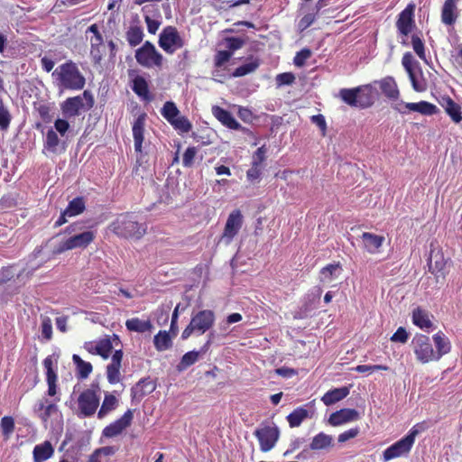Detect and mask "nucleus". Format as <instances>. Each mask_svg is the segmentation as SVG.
I'll list each match as a JSON object with an SVG mask.
<instances>
[{
    "instance_id": "nucleus-6",
    "label": "nucleus",
    "mask_w": 462,
    "mask_h": 462,
    "mask_svg": "<svg viewBox=\"0 0 462 462\" xmlns=\"http://www.w3.org/2000/svg\"><path fill=\"white\" fill-rule=\"evenodd\" d=\"M94 104L93 95L90 91L85 90L81 95L68 97L61 103L60 109L64 118L70 119L88 111Z\"/></svg>"
},
{
    "instance_id": "nucleus-8",
    "label": "nucleus",
    "mask_w": 462,
    "mask_h": 462,
    "mask_svg": "<svg viewBox=\"0 0 462 462\" xmlns=\"http://www.w3.org/2000/svg\"><path fill=\"white\" fill-rule=\"evenodd\" d=\"M427 265L429 272L434 275L437 282L445 281L448 273V259L445 258L443 250L437 242H431L430 245Z\"/></svg>"
},
{
    "instance_id": "nucleus-60",
    "label": "nucleus",
    "mask_w": 462,
    "mask_h": 462,
    "mask_svg": "<svg viewBox=\"0 0 462 462\" xmlns=\"http://www.w3.org/2000/svg\"><path fill=\"white\" fill-rule=\"evenodd\" d=\"M41 331L44 339L51 340L52 338V324L50 318L46 317L42 319Z\"/></svg>"
},
{
    "instance_id": "nucleus-56",
    "label": "nucleus",
    "mask_w": 462,
    "mask_h": 462,
    "mask_svg": "<svg viewBox=\"0 0 462 462\" xmlns=\"http://www.w3.org/2000/svg\"><path fill=\"white\" fill-rule=\"evenodd\" d=\"M354 371L357 373H366V372H374V371H388L389 367L384 365H358L356 367L353 368Z\"/></svg>"
},
{
    "instance_id": "nucleus-3",
    "label": "nucleus",
    "mask_w": 462,
    "mask_h": 462,
    "mask_svg": "<svg viewBox=\"0 0 462 462\" xmlns=\"http://www.w3.org/2000/svg\"><path fill=\"white\" fill-rule=\"evenodd\" d=\"M52 77L58 81L60 88L69 90H81L86 85V79L78 65L68 60L55 69Z\"/></svg>"
},
{
    "instance_id": "nucleus-11",
    "label": "nucleus",
    "mask_w": 462,
    "mask_h": 462,
    "mask_svg": "<svg viewBox=\"0 0 462 462\" xmlns=\"http://www.w3.org/2000/svg\"><path fill=\"white\" fill-rule=\"evenodd\" d=\"M134 57L139 65L147 69L152 67L162 68L163 63V56L149 41H146L140 48L135 51Z\"/></svg>"
},
{
    "instance_id": "nucleus-4",
    "label": "nucleus",
    "mask_w": 462,
    "mask_h": 462,
    "mask_svg": "<svg viewBox=\"0 0 462 462\" xmlns=\"http://www.w3.org/2000/svg\"><path fill=\"white\" fill-rule=\"evenodd\" d=\"M338 96L345 104L352 107L365 109L371 107L374 103V90L370 84L353 88H341Z\"/></svg>"
},
{
    "instance_id": "nucleus-31",
    "label": "nucleus",
    "mask_w": 462,
    "mask_h": 462,
    "mask_svg": "<svg viewBox=\"0 0 462 462\" xmlns=\"http://www.w3.org/2000/svg\"><path fill=\"white\" fill-rule=\"evenodd\" d=\"M118 399L110 393H106L104 396L103 402L97 411V418L102 420L106 417L110 412L118 407Z\"/></svg>"
},
{
    "instance_id": "nucleus-48",
    "label": "nucleus",
    "mask_w": 462,
    "mask_h": 462,
    "mask_svg": "<svg viewBox=\"0 0 462 462\" xmlns=\"http://www.w3.org/2000/svg\"><path fill=\"white\" fill-rule=\"evenodd\" d=\"M59 143L60 139L57 133L53 129H49L43 143L44 149L51 152H56Z\"/></svg>"
},
{
    "instance_id": "nucleus-25",
    "label": "nucleus",
    "mask_w": 462,
    "mask_h": 462,
    "mask_svg": "<svg viewBox=\"0 0 462 462\" xmlns=\"http://www.w3.org/2000/svg\"><path fill=\"white\" fill-rule=\"evenodd\" d=\"M457 1L446 0L441 10V22L446 25H453L459 14Z\"/></svg>"
},
{
    "instance_id": "nucleus-58",
    "label": "nucleus",
    "mask_w": 462,
    "mask_h": 462,
    "mask_svg": "<svg viewBox=\"0 0 462 462\" xmlns=\"http://www.w3.org/2000/svg\"><path fill=\"white\" fill-rule=\"evenodd\" d=\"M311 56L310 49L304 48L298 51L293 59V63L297 67H302L306 60Z\"/></svg>"
},
{
    "instance_id": "nucleus-14",
    "label": "nucleus",
    "mask_w": 462,
    "mask_h": 462,
    "mask_svg": "<svg viewBox=\"0 0 462 462\" xmlns=\"http://www.w3.org/2000/svg\"><path fill=\"white\" fill-rule=\"evenodd\" d=\"M414 354L422 364L437 360L435 351L429 337L416 335L412 340Z\"/></svg>"
},
{
    "instance_id": "nucleus-30",
    "label": "nucleus",
    "mask_w": 462,
    "mask_h": 462,
    "mask_svg": "<svg viewBox=\"0 0 462 462\" xmlns=\"http://www.w3.org/2000/svg\"><path fill=\"white\" fill-rule=\"evenodd\" d=\"M54 454V448L51 443L48 440L34 447L32 455L34 462H44Z\"/></svg>"
},
{
    "instance_id": "nucleus-20",
    "label": "nucleus",
    "mask_w": 462,
    "mask_h": 462,
    "mask_svg": "<svg viewBox=\"0 0 462 462\" xmlns=\"http://www.w3.org/2000/svg\"><path fill=\"white\" fill-rule=\"evenodd\" d=\"M405 109L399 107L398 106L393 108L401 114H405L408 111L417 112L423 116H433L438 113V107L428 101H420L418 103H405L401 104Z\"/></svg>"
},
{
    "instance_id": "nucleus-41",
    "label": "nucleus",
    "mask_w": 462,
    "mask_h": 462,
    "mask_svg": "<svg viewBox=\"0 0 462 462\" xmlns=\"http://www.w3.org/2000/svg\"><path fill=\"white\" fill-rule=\"evenodd\" d=\"M144 34L143 28L138 25H131L125 32V38L129 45L135 47L143 40Z\"/></svg>"
},
{
    "instance_id": "nucleus-37",
    "label": "nucleus",
    "mask_w": 462,
    "mask_h": 462,
    "mask_svg": "<svg viewBox=\"0 0 462 462\" xmlns=\"http://www.w3.org/2000/svg\"><path fill=\"white\" fill-rule=\"evenodd\" d=\"M72 361L76 365L77 377L79 379H86L92 373V365L89 362L84 361L79 356L73 355Z\"/></svg>"
},
{
    "instance_id": "nucleus-10",
    "label": "nucleus",
    "mask_w": 462,
    "mask_h": 462,
    "mask_svg": "<svg viewBox=\"0 0 462 462\" xmlns=\"http://www.w3.org/2000/svg\"><path fill=\"white\" fill-rule=\"evenodd\" d=\"M263 452L273 449L280 438V430L274 422L263 421L254 432Z\"/></svg>"
},
{
    "instance_id": "nucleus-61",
    "label": "nucleus",
    "mask_w": 462,
    "mask_h": 462,
    "mask_svg": "<svg viewBox=\"0 0 462 462\" xmlns=\"http://www.w3.org/2000/svg\"><path fill=\"white\" fill-rule=\"evenodd\" d=\"M11 122V116L7 109L5 108L2 99L0 98V127L3 130L8 128Z\"/></svg>"
},
{
    "instance_id": "nucleus-36",
    "label": "nucleus",
    "mask_w": 462,
    "mask_h": 462,
    "mask_svg": "<svg viewBox=\"0 0 462 462\" xmlns=\"http://www.w3.org/2000/svg\"><path fill=\"white\" fill-rule=\"evenodd\" d=\"M125 327L129 331L144 333L151 331L153 328L152 322L147 320H142L138 318H132L125 321Z\"/></svg>"
},
{
    "instance_id": "nucleus-52",
    "label": "nucleus",
    "mask_w": 462,
    "mask_h": 462,
    "mask_svg": "<svg viewBox=\"0 0 462 462\" xmlns=\"http://www.w3.org/2000/svg\"><path fill=\"white\" fill-rule=\"evenodd\" d=\"M0 427L5 439H8L14 430V420L11 416H5L1 419Z\"/></svg>"
},
{
    "instance_id": "nucleus-57",
    "label": "nucleus",
    "mask_w": 462,
    "mask_h": 462,
    "mask_svg": "<svg viewBox=\"0 0 462 462\" xmlns=\"http://www.w3.org/2000/svg\"><path fill=\"white\" fill-rule=\"evenodd\" d=\"M36 111L43 123L49 124L52 121L50 106L42 104L36 108Z\"/></svg>"
},
{
    "instance_id": "nucleus-49",
    "label": "nucleus",
    "mask_w": 462,
    "mask_h": 462,
    "mask_svg": "<svg viewBox=\"0 0 462 462\" xmlns=\"http://www.w3.org/2000/svg\"><path fill=\"white\" fill-rule=\"evenodd\" d=\"M175 130L185 134L189 133L192 129V124L184 116L180 115L170 124Z\"/></svg>"
},
{
    "instance_id": "nucleus-18",
    "label": "nucleus",
    "mask_w": 462,
    "mask_h": 462,
    "mask_svg": "<svg viewBox=\"0 0 462 462\" xmlns=\"http://www.w3.org/2000/svg\"><path fill=\"white\" fill-rule=\"evenodd\" d=\"M414 11L415 5L411 3L398 15L396 27L399 32L404 36H407L414 27Z\"/></svg>"
},
{
    "instance_id": "nucleus-2",
    "label": "nucleus",
    "mask_w": 462,
    "mask_h": 462,
    "mask_svg": "<svg viewBox=\"0 0 462 462\" xmlns=\"http://www.w3.org/2000/svg\"><path fill=\"white\" fill-rule=\"evenodd\" d=\"M109 229L118 237L141 239L146 234L147 225L139 223L133 213L126 212L119 215L109 225Z\"/></svg>"
},
{
    "instance_id": "nucleus-15",
    "label": "nucleus",
    "mask_w": 462,
    "mask_h": 462,
    "mask_svg": "<svg viewBox=\"0 0 462 462\" xmlns=\"http://www.w3.org/2000/svg\"><path fill=\"white\" fill-rule=\"evenodd\" d=\"M134 419L133 410H127L119 419L116 420L102 430V436L107 439L115 438L131 426Z\"/></svg>"
},
{
    "instance_id": "nucleus-64",
    "label": "nucleus",
    "mask_w": 462,
    "mask_h": 462,
    "mask_svg": "<svg viewBox=\"0 0 462 462\" xmlns=\"http://www.w3.org/2000/svg\"><path fill=\"white\" fill-rule=\"evenodd\" d=\"M408 338H409V335H408L406 329L402 327H400L391 337V341L400 342V343L404 344L407 342Z\"/></svg>"
},
{
    "instance_id": "nucleus-43",
    "label": "nucleus",
    "mask_w": 462,
    "mask_h": 462,
    "mask_svg": "<svg viewBox=\"0 0 462 462\" xmlns=\"http://www.w3.org/2000/svg\"><path fill=\"white\" fill-rule=\"evenodd\" d=\"M260 66L258 59L251 58V61L237 67L231 74L234 78H240L255 71Z\"/></svg>"
},
{
    "instance_id": "nucleus-19",
    "label": "nucleus",
    "mask_w": 462,
    "mask_h": 462,
    "mask_svg": "<svg viewBox=\"0 0 462 462\" xmlns=\"http://www.w3.org/2000/svg\"><path fill=\"white\" fill-rule=\"evenodd\" d=\"M54 363H57V358H54V356H48L42 362L46 370L47 394L51 397H54L58 393V374L54 369Z\"/></svg>"
},
{
    "instance_id": "nucleus-53",
    "label": "nucleus",
    "mask_w": 462,
    "mask_h": 462,
    "mask_svg": "<svg viewBox=\"0 0 462 462\" xmlns=\"http://www.w3.org/2000/svg\"><path fill=\"white\" fill-rule=\"evenodd\" d=\"M224 42L227 48L226 51H230L232 55L234 51L241 49L245 43V40L238 37H226Z\"/></svg>"
},
{
    "instance_id": "nucleus-32",
    "label": "nucleus",
    "mask_w": 462,
    "mask_h": 462,
    "mask_svg": "<svg viewBox=\"0 0 462 462\" xmlns=\"http://www.w3.org/2000/svg\"><path fill=\"white\" fill-rule=\"evenodd\" d=\"M349 394V389L346 386L340 388H334L328 391L321 398L323 403L327 406L332 405Z\"/></svg>"
},
{
    "instance_id": "nucleus-26",
    "label": "nucleus",
    "mask_w": 462,
    "mask_h": 462,
    "mask_svg": "<svg viewBox=\"0 0 462 462\" xmlns=\"http://www.w3.org/2000/svg\"><path fill=\"white\" fill-rule=\"evenodd\" d=\"M412 322L415 326L425 331H430L433 328V323L429 311L420 307H417L412 310Z\"/></svg>"
},
{
    "instance_id": "nucleus-63",
    "label": "nucleus",
    "mask_w": 462,
    "mask_h": 462,
    "mask_svg": "<svg viewBox=\"0 0 462 462\" xmlns=\"http://www.w3.org/2000/svg\"><path fill=\"white\" fill-rule=\"evenodd\" d=\"M310 121L320 129L322 136L327 134V123L323 115L319 114L312 116Z\"/></svg>"
},
{
    "instance_id": "nucleus-62",
    "label": "nucleus",
    "mask_w": 462,
    "mask_h": 462,
    "mask_svg": "<svg viewBox=\"0 0 462 462\" xmlns=\"http://www.w3.org/2000/svg\"><path fill=\"white\" fill-rule=\"evenodd\" d=\"M295 80V76L291 72H283L276 76V82L279 86L291 85Z\"/></svg>"
},
{
    "instance_id": "nucleus-51",
    "label": "nucleus",
    "mask_w": 462,
    "mask_h": 462,
    "mask_svg": "<svg viewBox=\"0 0 462 462\" xmlns=\"http://www.w3.org/2000/svg\"><path fill=\"white\" fill-rule=\"evenodd\" d=\"M319 14V13H317V10H313V12L304 14L298 23L300 31L303 32L311 26L317 20Z\"/></svg>"
},
{
    "instance_id": "nucleus-28",
    "label": "nucleus",
    "mask_w": 462,
    "mask_h": 462,
    "mask_svg": "<svg viewBox=\"0 0 462 462\" xmlns=\"http://www.w3.org/2000/svg\"><path fill=\"white\" fill-rule=\"evenodd\" d=\"M379 87L382 93L391 100H397L400 97V91L395 79L391 77H385L379 82Z\"/></svg>"
},
{
    "instance_id": "nucleus-24",
    "label": "nucleus",
    "mask_w": 462,
    "mask_h": 462,
    "mask_svg": "<svg viewBox=\"0 0 462 462\" xmlns=\"http://www.w3.org/2000/svg\"><path fill=\"white\" fill-rule=\"evenodd\" d=\"M214 116L225 126L232 130H240L241 125L235 119L233 115L226 109L215 106L212 108Z\"/></svg>"
},
{
    "instance_id": "nucleus-21",
    "label": "nucleus",
    "mask_w": 462,
    "mask_h": 462,
    "mask_svg": "<svg viewBox=\"0 0 462 462\" xmlns=\"http://www.w3.org/2000/svg\"><path fill=\"white\" fill-rule=\"evenodd\" d=\"M146 118L147 115L144 112L141 113L136 117L132 126L134 151L138 153L143 152Z\"/></svg>"
},
{
    "instance_id": "nucleus-22",
    "label": "nucleus",
    "mask_w": 462,
    "mask_h": 462,
    "mask_svg": "<svg viewBox=\"0 0 462 462\" xmlns=\"http://www.w3.org/2000/svg\"><path fill=\"white\" fill-rule=\"evenodd\" d=\"M359 412L355 409L344 408L332 412L328 418V422L332 426H339L344 423L359 420Z\"/></svg>"
},
{
    "instance_id": "nucleus-54",
    "label": "nucleus",
    "mask_w": 462,
    "mask_h": 462,
    "mask_svg": "<svg viewBox=\"0 0 462 462\" xmlns=\"http://www.w3.org/2000/svg\"><path fill=\"white\" fill-rule=\"evenodd\" d=\"M197 152L198 150L194 146H190L186 149L182 157V164L184 167L190 168L193 166Z\"/></svg>"
},
{
    "instance_id": "nucleus-50",
    "label": "nucleus",
    "mask_w": 462,
    "mask_h": 462,
    "mask_svg": "<svg viewBox=\"0 0 462 462\" xmlns=\"http://www.w3.org/2000/svg\"><path fill=\"white\" fill-rule=\"evenodd\" d=\"M121 365H116L110 363L106 366V378L110 384H116L120 382L121 374H120Z\"/></svg>"
},
{
    "instance_id": "nucleus-5",
    "label": "nucleus",
    "mask_w": 462,
    "mask_h": 462,
    "mask_svg": "<svg viewBox=\"0 0 462 462\" xmlns=\"http://www.w3.org/2000/svg\"><path fill=\"white\" fill-rule=\"evenodd\" d=\"M100 386L98 382H92L89 388L80 393L78 397V416L89 418L93 416L100 402Z\"/></svg>"
},
{
    "instance_id": "nucleus-40",
    "label": "nucleus",
    "mask_w": 462,
    "mask_h": 462,
    "mask_svg": "<svg viewBox=\"0 0 462 462\" xmlns=\"http://www.w3.org/2000/svg\"><path fill=\"white\" fill-rule=\"evenodd\" d=\"M309 417V411L303 406L293 410L287 417V421L291 428L299 427L305 419Z\"/></svg>"
},
{
    "instance_id": "nucleus-23",
    "label": "nucleus",
    "mask_w": 462,
    "mask_h": 462,
    "mask_svg": "<svg viewBox=\"0 0 462 462\" xmlns=\"http://www.w3.org/2000/svg\"><path fill=\"white\" fill-rule=\"evenodd\" d=\"M156 389V383L150 378L141 379L131 390L133 400L141 401Z\"/></svg>"
},
{
    "instance_id": "nucleus-35",
    "label": "nucleus",
    "mask_w": 462,
    "mask_h": 462,
    "mask_svg": "<svg viewBox=\"0 0 462 462\" xmlns=\"http://www.w3.org/2000/svg\"><path fill=\"white\" fill-rule=\"evenodd\" d=\"M132 82V89L138 97L144 100H151L149 86L143 77L137 75L134 78Z\"/></svg>"
},
{
    "instance_id": "nucleus-9",
    "label": "nucleus",
    "mask_w": 462,
    "mask_h": 462,
    "mask_svg": "<svg viewBox=\"0 0 462 462\" xmlns=\"http://www.w3.org/2000/svg\"><path fill=\"white\" fill-rule=\"evenodd\" d=\"M419 433L420 430L417 429V425L413 426L407 435L389 446L383 452V461H389L396 457L407 456L411 452L414 445L415 439Z\"/></svg>"
},
{
    "instance_id": "nucleus-42",
    "label": "nucleus",
    "mask_w": 462,
    "mask_h": 462,
    "mask_svg": "<svg viewBox=\"0 0 462 462\" xmlns=\"http://www.w3.org/2000/svg\"><path fill=\"white\" fill-rule=\"evenodd\" d=\"M232 54L230 51H217L214 55L213 62L215 69L212 72L213 77H218L219 69H221L225 64H226L232 58Z\"/></svg>"
},
{
    "instance_id": "nucleus-7",
    "label": "nucleus",
    "mask_w": 462,
    "mask_h": 462,
    "mask_svg": "<svg viewBox=\"0 0 462 462\" xmlns=\"http://www.w3.org/2000/svg\"><path fill=\"white\" fill-rule=\"evenodd\" d=\"M216 320L213 310H203L198 311L191 317L189 324L184 328L181 334L183 340L188 339L193 333L202 335L210 329Z\"/></svg>"
},
{
    "instance_id": "nucleus-38",
    "label": "nucleus",
    "mask_w": 462,
    "mask_h": 462,
    "mask_svg": "<svg viewBox=\"0 0 462 462\" xmlns=\"http://www.w3.org/2000/svg\"><path fill=\"white\" fill-rule=\"evenodd\" d=\"M437 350L435 351L436 358L439 360L442 356L448 353L450 350V344L445 335L439 331L433 336Z\"/></svg>"
},
{
    "instance_id": "nucleus-45",
    "label": "nucleus",
    "mask_w": 462,
    "mask_h": 462,
    "mask_svg": "<svg viewBox=\"0 0 462 462\" xmlns=\"http://www.w3.org/2000/svg\"><path fill=\"white\" fill-rule=\"evenodd\" d=\"M112 349L113 344L108 337L102 338L95 344V351L97 355L100 356L104 359H107L109 357Z\"/></svg>"
},
{
    "instance_id": "nucleus-34",
    "label": "nucleus",
    "mask_w": 462,
    "mask_h": 462,
    "mask_svg": "<svg viewBox=\"0 0 462 462\" xmlns=\"http://www.w3.org/2000/svg\"><path fill=\"white\" fill-rule=\"evenodd\" d=\"M172 337L166 330H160L153 337L154 347L157 351L162 352L172 346Z\"/></svg>"
},
{
    "instance_id": "nucleus-27",
    "label": "nucleus",
    "mask_w": 462,
    "mask_h": 462,
    "mask_svg": "<svg viewBox=\"0 0 462 462\" xmlns=\"http://www.w3.org/2000/svg\"><path fill=\"white\" fill-rule=\"evenodd\" d=\"M361 238L364 243V248L370 254L378 253L385 240L384 236L369 232H364Z\"/></svg>"
},
{
    "instance_id": "nucleus-39",
    "label": "nucleus",
    "mask_w": 462,
    "mask_h": 462,
    "mask_svg": "<svg viewBox=\"0 0 462 462\" xmlns=\"http://www.w3.org/2000/svg\"><path fill=\"white\" fill-rule=\"evenodd\" d=\"M333 445V438L324 432H319L313 437L312 441L310 444V448L312 450H320L330 448Z\"/></svg>"
},
{
    "instance_id": "nucleus-47",
    "label": "nucleus",
    "mask_w": 462,
    "mask_h": 462,
    "mask_svg": "<svg viewBox=\"0 0 462 462\" xmlns=\"http://www.w3.org/2000/svg\"><path fill=\"white\" fill-rule=\"evenodd\" d=\"M161 114L171 124L180 115V112L174 102L166 101L161 110Z\"/></svg>"
},
{
    "instance_id": "nucleus-13",
    "label": "nucleus",
    "mask_w": 462,
    "mask_h": 462,
    "mask_svg": "<svg viewBox=\"0 0 462 462\" xmlns=\"http://www.w3.org/2000/svg\"><path fill=\"white\" fill-rule=\"evenodd\" d=\"M95 237L96 234L91 230L74 235L62 241L56 249V253L60 254L76 248H87L95 240Z\"/></svg>"
},
{
    "instance_id": "nucleus-29",
    "label": "nucleus",
    "mask_w": 462,
    "mask_h": 462,
    "mask_svg": "<svg viewBox=\"0 0 462 462\" xmlns=\"http://www.w3.org/2000/svg\"><path fill=\"white\" fill-rule=\"evenodd\" d=\"M441 106L444 108L445 112L450 116L454 123L457 124L462 121L461 106L451 97H443Z\"/></svg>"
},
{
    "instance_id": "nucleus-44",
    "label": "nucleus",
    "mask_w": 462,
    "mask_h": 462,
    "mask_svg": "<svg viewBox=\"0 0 462 462\" xmlns=\"http://www.w3.org/2000/svg\"><path fill=\"white\" fill-rule=\"evenodd\" d=\"M85 208L84 199L82 197H77L69 202L65 208V214H68V217H75L81 214Z\"/></svg>"
},
{
    "instance_id": "nucleus-17",
    "label": "nucleus",
    "mask_w": 462,
    "mask_h": 462,
    "mask_svg": "<svg viewBox=\"0 0 462 462\" xmlns=\"http://www.w3.org/2000/svg\"><path fill=\"white\" fill-rule=\"evenodd\" d=\"M266 149L264 146L259 147L253 154L251 168L246 171V178L250 182H255L260 180L263 162L266 159Z\"/></svg>"
},
{
    "instance_id": "nucleus-1",
    "label": "nucleus",
    "mask_w": 462,
    "mask_h": 462,
    "mask_svg": "<svg viewBox=\"0 0 462 462\" xmlns=\"http://www.w3.org/2000/svg\"><path fill=\"white\" fill-rule=\"evenodd\" d=\"M86 37L89 42L90 49L89 54L94 65H100L104 57L106 55V49H108V59L115 61L117 47L113 40L105 42L99 26L93 23L86 30Z\"/></svg>"
},
{
    "instance_id": "nucleus-59",
    "label": "nucleus",
    "mask_w": 462,
    "mask_h": 462,
    "mask_svg": "<svg viewBox=\"0 0 462 462\" xmlns=\"http://www.w3.org/2000/svg\"><path fill=\"white\" fill-rule=\"evenodd\" d=\"M58 411V406L54 402H48L44 411L39 414L40 420L43 423H47L51 416Z\"/></svg>"
},
{
    "instance_id": "nucleus-55",
    "label": "nucleus",
    "mask_w": 462,
    "mask_h": 462,
    "mask_svg": "<svg viewBox=\"0 0 462 462\" xmlns=\"http://www.w3.org/2000/svg\"><path fill=\"white\" fill-rule=\"evenodd\" d=\"M411 44H412L413 51L419 56V58L421 60H425L426 59L425 48H424V43L421 41V39L416 34L412 35L411 36Z\"/></svg>"
},
{
    "instance_id": "nucleus-46",
    "label": "nucleus",
    "mask_w": 462,
    "mask_h": 462,
    "mask_svg": "<svg viewBox=\"0 0 462 462\" xmlns=\"http://www.w3.org/2000/svg\"><path fill=\"white\" fill-rule=\"evenodd\" d=\"M199 358V352L195 350L187 352L184 354L177 365V370L179 372L184 371L192 365H194Z\"/></svg>"
},
{
    "instance_id": "nucleus-16",
    "label": "nucleus",
    "mask_w": 462,
    "mask_h": 462,
    "mask_svg": "<svg viewBox=\"0 0 462 462\" xmlns=\"http://www.w3.org/2000/svg\"><path fill=\"white\" fill-rule=\"evenodd\" d=\"M243 225V215L239 209L233 210L226 222L222 239L229 243L238 234Z\"/></svg>"
},
{
    "instance_id": "nucleus-12",
    "label": "nucleus",
    "mask_w": 462,
    "mask_h": 462,
    "mask_svg": "<svg viewBox=\"0 0 462 462\" xmlns=\"http://www.w3.org/2000/svg\"><path fill=\"white\" fill-rule=\"evenodd\" d=\"M159 46L168 54H173L184 46L185 42L174 26H166L159 36Z\"/></svg>"
},
{
    "instance_id": "nucleus-33",
    "label": "nucleus",
    "mask_w": 462,
    "mask_h": 462,
    "mask_svg": "<svg viewBox=\"0 0 462 462\" xmlns=\"http://www.w3.org/2000/svg\"><path fill=\"white\" fill-rule=\"evenodd\" d=\"M342 271V265L339 262L329 263L320 270V282L329 283L338 277Z\"/></svg>"
}]
</instances>
